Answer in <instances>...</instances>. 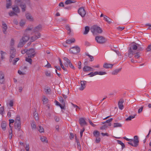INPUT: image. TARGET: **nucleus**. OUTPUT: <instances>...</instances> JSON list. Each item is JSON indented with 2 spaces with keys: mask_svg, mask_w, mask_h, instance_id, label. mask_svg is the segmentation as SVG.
Here are the masks:
<instances>
[{
  "mask_svg": "<svg viewBox=\"0 0 151 151\" xmlns=\"http://www.w3.org/2000/svg\"><path fill=\"white\" fill-rule=\"evenodd\" d=\"M39 131L40 132H44V129L41 126H39Z\"/></svg>",
  "mask_w": 151,
  "mask_h": 151,
  "instance_id": "obj_55",
  "label": "nucleus"
},
{
  "mask_svg": "<svg viewBox=\"0 0 151 151\" xmlns=\"http://www.w3.org/2000/svg\"><path fill=\"white\" fill-rule=\"evenodd\" d=\"M117 143L118 144L121 145L122 146V149H123L125 147L124 144L121 141L119 140H117Z\"/></svg>",
  "mask_w": 151,
  "mask_h": 151,
  "instance_id": "obj_36",
  "label": "nucleus"
},
{
  "mask_svg": "<svg viewBox=\"0 0 151 151\" xmlns=\"http://www.w3.org/2000/svg\"><path fill=\"white\" fill-rule=\"evenodd\" d=\"M29 35L27 34L26 35L25 33H24L21 39L23 40V41L26 42L29 40Z\"/></svg>",
  "mask_w": 151,
  "mask_h": 151,
  "instance_id": "obj_16",
  "label": "nucleus"
},
{
  "mask_svg": "<svg viewBox=\"0 0 151 151\" xmlns=\"http://www.w3.org/2000/svg\"><path fill=\"white\" fill-rule=\"evenodd\" d=\"M114 54V53L113 52L109 51H107L105 53V56L107 59L109 60L113 57Z\"/></svg>",
  "mask_w": 151,
  "mask_h": 151,
  "instance_id": "obj_8",
  "label": "nucleus"
},
{
  "mask_svg": "<svg viewBox=\"0 0 151 151\" xmlns=\"http://www.w3.org/2000/svg\"><path fill=\"white\" fill-rule=\"evenodd\" d=\"M75 40L74 38H72L70 39L67 40L66 41V43L70 44L75 42Z\"/></svg>",
  "mask_w": 151,
  "mask_h": 151,
  "instance_id": "obj_24",
  "label": "nucleus"
},
{
  "mask_svg": "<svg viewBox=\"0 0 151 151\" xmlns=\"http://www.w3.org/2000/svg\"><path fill=\"white\" fill-rule=\"evenodd\" d=\"M65 28L68 31H69V32H68V34H70V33L71 32V29H70V27L68 25H67L66 26H65Z\"/></svg>",
  "mask_w": 151,
  "mask_h": 151,
  "instance_id": "obj_46",
  "label": "nucleus"
},
{
  "mask_svg": "<svg viewBox=\"0 0 151 151\" xmlns=\"http://www.w3.org/2000/svg\"><path fill=\"white\" fill-rule=\"evenodd\" d=\"M134 139L133 141L134 143V145H133L132 143L130 142H128V143L132 146L137 147L138 145L139 142L138 137L137 136H135L134 137Z\"/></svg>",
  "mask_w": 151,
  "mask_h": 151,
  "instance_id": "obj_6",
  "label": "nucleus"
},
{
  "mask_svg": "<svg viewBox=\"0 0 151 151\" xmlns=\"http://www.w3.org/2000/svg\"><path fill=\"white\" fill-rule=\"evenodd\" d=\"M1 127L4 131H5L6 129V123L5 121H3L1 125Z\"/></svg>",
  "mask_w": 151,
  "mask_h": 151,
  "instance_id": "obj_25",
  "label": "nucleus"
},
{
  "mask_svg": "<svg viewBox=\"0 0 151 151\" xmlns=\"http://www.w3.org/2000/svg\"><path fill=\"white\" fill-rule=\"evenodd\" d=\"M133 55H134V57L136 58H138L140 57V53L139 52H134Z\"/></svg>",
  "mask_w": 151,
  "mask_h": 151,
  "instance_id": "obj_35",
  "label": "nucleus"
},
{
  "mask_svg": "<svg viewBox=\"0 0 151 151\" xmlns=\"http://www.w3.org/2000/svg\"><path fill=\"white\" fill-rule=\"evenodd\" d=\"M95 40L98 43L100 44L104 43L106 42L105 38L102 36H96Z\"/></svg>",
  "mask_w": 151,
  "mask_h": 151,
  "instance_id": "obj_7",
  "label": "nucleus"
},
{
  "mask_svg": "<svg viewBox=\"0 0 151 151\" xmlns=\"http://www.w3.org/2000/svg\"><path fill=\"white\" fill-rule=\"evenodd\" d=\"M147 52L151 51V45H149L146 49Z\"/></svg>",
  "mask_w": 151,
  "mask_h": 151,
  "instance_id": "obj_53",
  "label": "nucleus"
},
{
  "mask_svg": "<svg viewBox=\"0 0 151 151\" xmlns=\"http://www.w3.org/2000/svg\"><path fill=\"white\" fill-rule=\"evenodd\" d=\"M19 60V58H14L13 61V64L14 65H15L16 63Z\"/></svg>",
  "mask_w": 151,
  "mask_h": 151,
  "instance_id": "obj_49",
  "label": "nucleus"
},
{
  "mask_svg": "<svg viewBox=\"0 0 151 151\" xmlns=\"http://www.w3.org/2000/svg\"><path fill=\"white\" fill-rule=\"evenodd\" d=\"M11 124H9V127L11 130V132H9V137L10 139H11L12 135V127L11 126Z\"/></svg>",
  "mask_w": 151,
  "mask_h": 151,
  "instance_id": "obj_29",
  "label": "nucleus"
},
{
  "mask_svg": "<svg viewBox=\"0 0 151 151\" xmlns=\"http://www.w3.org/2000/svg\"><path fill=\"white\" fill-rule=\"evenodd\" d=\"M101 140V139L99 137H97L96 139V143H99Z\"/></svg>",
  "mask_w": 151,
  "mask_h": 151,
  "instance_id": "obj_58",
  "label": "nucleus"
},
{
  "mask_svg": "<svg viewBox=\"0 0 151 151\" xmlns=\"http://www.w3.org/2000/svg\"><path fill=\"white\" fill-rule=\"evenodd\" d=\"M108 127L107 125L104 124L102 127H101L100 129L101 130L105 129Z\"/></svg>",
  "mask_w": 151,
  "mask_h": 151,
  "instance_id": "obj_50",
  "label": "nucleus"
},
{
  "mask_svg": "<svg viewBox=\"0 0 151 151\" xmlns=\"http://www.w3.org/2000/svg\"><path fill=\"white\" fill-rule=\"evenodd\" d=\"M41 140L43 142H45L46 143H48V140L47 139V138L44 136H43L40 138Z\"/></svg>",
  "mask_w": 151,
  "mask_h": 151,
  "instance_id": "obj_33",
  "label": "nucleus"
},
{
  "mask_svg": "<svg viewBox=\"0 0 151 151\" xmlns=\"http://www.w3.org/2000/svg\"><path fill=\"white\" fill-rule=\"evenodd\" d=\"M10 59H9V61L10 63L12 62V59L14 58L15 56V54H16V50L14 47L11 46L10 48Z\"/></svg>",
  "mask_w": 151,
  "mask_h": 151,
  "instance_id": "obj_3",
  "label": "nucleus"
},
{
  "mask_svg": "<svg viewBox=\"0 0 151 151\" xmlns=\"http://www.w3.org/2000/svg\"><path fill=\"white\" fill-rule=\"evenodd\" d=\"M45 74L46 76L47 77H50L51 76L50 73L48 71H46L45 72Z\"/></svg>",
  "mask_w": 151,
  "mask_h": 151,
  "instance_id": "obj_56",
  "label": "nucleus"
},
{
  "mask_svg": "<svg viewBox=\"0 0 151 151\" xmlns=\"http://www.w3.org/2000/svg\"><path fill=\"white\" fill-rule=\"evenodd\" d=\"M75 2L76 1L73 0H67L65 1V4H66L68 5L71 3H75Z\"/></svg>",
  "mask_w": 151,
  "mask_h": 151,
  "instance_id": "obj_27",
  "label": "nucleus"
},
{
  "mask_svg": "<svg viewBox=\"0 0 151 151\" xmlns=\"http://www.w3.org/2000/svg\"><path fill=\"white\" fill-rule=\"evenodd\" d=\"M33 115L35 119L38 120V114L36 111L33 113Z\"/></svg>",
  "mask_w": 151,
  "mask_h": 151,
  "instance_id": "obj_43",
  "label": "nucleus"
},
{
  "mask_svg": "<svg viewBox=\"0 0 151 151\" xmlns=\"http://www.w3.org/2000/svg\"><path fill=\"white\" fill-rule=\"evenodd\" d=\"M79 122L80 126L82 127H84L85 125H87V123L85 119L83 117H81L79 118Z\"/></svg>",
  "mask_w": 151,
  "mask_h": 151,
  "instance_id": "obj_9",
  "label": "nucleus"
},
{
  "mask_svg": "<svg viewBox=\"0 0 151 151\" xmlns=\"http://www.w3.org/2000/svg\"><path fill=\"white\" fill-rule=\"evenodd\" d=\"M4 111V106H2L0 108V114L3 115V112Z\"/></svg>",
  "mask_w": 151,
  "mask_h": 151,
  "instance_id": "obj_48",
  "label": "nucleus"
},
{
  "mask_svg": "<svg viewBox=\"0 0 151 151\" xmlns=\"http://www.w3.org/2000/svg\"><path fill=\"white\" fill-rule=\"evenodd\" d=\"M45 91L46 94H49L50 92L51 91L50 87H47L45 88Z\"/></svg>",
  "mask_w": 151,
  "mask_h": 151,
  "instance_id": "obj_34",
  "label": "nucleus"
},
{
  "mask_svg": "<svg viewBox=\"0 0 151 151\" xmlns=\"http://www.w3.org/2000/svg\"><path fill=\"white\" fill-rule=\"evenodd\" d=\"M48 99L44 96L42 100L43 103L44 104H46L48 103Z\"/></svg>",
  "mask_w": 151,
  "mask_h": 151,
  "instance_id": "obj_44",
  "label": "nucleus"
},
{
  "mask_svg": "<svg viewBox=\"0 0 151 151\" xmlns=\"http://www.w3.org/2000/svg\"><path fill=\"white\" fill-rule=\"evenodd\" d=\"M32 58L28 57V58H26L25 59V60L29 62L30 64L31 65L32 64V60L31 59Z\"/></svg>",
  "mask_w": 151,
  "mask_h": 151,
  "instance_id": "obj_39",
  "label": "nucleus"
},
{
  "mask_svg": "<svg viewBox=\"0 0 151 151\" xmlns=\"http://www.w3.org/2000/svg\"><path fill=\"white\" fill-rule=\"evenodd\" d=\"M37 39V37L35 35L32 37H31V40H32V42L34 41Z\"/></svg>",
  "mask_w": 151,
  "mask_h": 151,
  "instance_id": "obj_52",
  "label": "nucleus"
},
{
  "mask_svg": "<svg viewBox=\"0 0 151 151\" xmlns=\"http://www.w3.org/2000/svg\"><path fill=\"white\" fill-rule=\"evenodd\" d=\"M133 43L134 44L132 45V48L130 47V48L128 50V54L127 53H126L125 54V56H127L128 55V56L129 58H131L132 57L134 52L133 50H135L137 49L138 47V44L134 42H132V44H133Z\"/></svg>",
  "mask_w": 151,
  "mask_h": 151,
  "instance_id": "obj_1",
  "label": "nucleus"
},
{
  "mask_svg": "<svg viewBox=\"0 0 151 151\" xmlns=\"http://www.w3.org/2000/svg\"><path fill=\"white\" fill-rule=\"evenodd\" d=\"M95 75L98 74L100 75H105L106 74V72L105 71H96L95 72Z\"/></svg>",
  "mask_w": 151,
  "mask_h": 151,
  "instance_id": "obj_26",
  "label": "nucleus"
},
{
  "mask_svg": "<svg viewBox=\"0 0 151 151\" xmlns=\"http://www.w3.org/2000/svg\"><path fill=\"white\" fill-rule=\"evenodd\" d=\"M59 106L60 107L61 109H65V105H62L60 104Z\"/></svg>",
  "mask_w": 151,
  "mask_h": 151,
  "instance_id": "obj_62",
  "label": "nucleus"
},
{
  "mask_svg": "<svg viewBox=\"0 0 151 151\" xmlns=\"http://www.w3.org/2000/svg\"><path fill=\"white\" fill-rule=\"evenodd\" d=\"M25 22L23 20H21L20 22V25L21 26H23L25 24Z\"/></svg>",
  "mask_w": 151,
  "mask_h": 151,
  "instance_id": "obj_59",
  "label": "nucleus"
},
{
  "mask_svg": "<svg viewBox=\"0 0 151 151\" xmlns=\"http://www.w3.org/2000/svg\"><path fill=\"white\" fill-rule=\"evenodd\" d=\"M35 35L37 37V39L40 38L41 36L40 33L39 32H37V33H35Z\"/></svg>",
  "mask_w": 151,
  "mask_h": 151,
  "instance_id": "obj_63",
  "label": "nucleus"
},
{
  "mask_svg": "<svg viewBox=\"0 0 151 151\" xmlns=\"http://www.w3.org/2000/svg\"><path fill=\"white\" fill-rule=\"evenodd\" d=\"M20 6L22 9V12H24L26 11V6L25 3H23L22 2L20 4Z\"/></svg>",
  "mask_w": 151,
  "mask_h": 151,
  "instance_id": "obj_21",
  "label": "nucleus"
},
{
  "mask_svg": "<svg viewBox=\"0 0 151 151\" xmlns=\"http://www.w3.org/2000/svg\"><path fill=\"white\" fill-rule=\"evenodd\" d=\"M135 115H135L134 116L131 115L129 116L125 120L126 121H130L132 119L134 118Z\"/></svg>",
  "mask_w": 151,
  "mask_h": 151,
  "instance_id": "obj_41",
  "label": "nucleus"
},
{
  "mask_svg": "<svg viewBox=\"0 0 151 151\" xmlns=\"http://www.w3.org/2000/svg\"><path fill=\"white\" fill-rule=\"evenodd\" d=\"M70 52L73 54H77L80 51V48L78 46L71 47L70 49Z\"/></svg>",
  "mask_w": 151,
  "mask_h": 151,
  "instance_id": "obj_4",
  "label": "nucleus"
},
{
  "mask_svg": "<svg viewBox=\"0 0 151 151\" xmlns=\"http://www.w3.org/2000/svg\"><path fill=\"white\" fill-rule=\"evenodd\" d=\"M59 101L62 104L65 105V104L64 100L61 96L59 98Z\"/></svg>",
  "mask_w": 151,
  "mask_h": 151,
  "instance_id": "obj_45",
  "label": "nucleus"
},
{
  "mask_svg": "<svg viewBox=\"0 0 151 151\" xmlns=\"http://www.w3.org/2000/svg\"><path fill=\"white\" fill-rule=\"evenodd\" d=\"M36 53L35 49L33 48L27 50V55H28V57L33 58Z\"/></svg>",
  "mask_w": 151,
  "mask_h": 151,
  "instance_id": "obj_5",
  "label": "nucleus"
},
{
  "mask_svg": "<svg viewBox=\"0 0 151 151\" xmlns=\"http://www.w3.org/2000/svg\"><path fill=\"white\" fill-rule=\"evenodd\" d=\"M15 122H21L20 118L19 115H17L15 119Z\"/></svg>",
  "mask_w": 151,
  "mask_h": 151,
  "instance_id": "obj_42",
  "label": "nucleus"
},
{
  "mask_svg": "<svg viewBox=\"0 0 151 151\" xmlns=\"http://www.w3.org/2000/svg\"><path fill=\"white\" fill-rule=\"evenodd\" d=\"M31 127L32 129H36V125L34 122H32L31 124Z\"/></svg>",
  "mask_w": 151,
  "mask_h": 151,
  "instance_id": "obj_51",
  "label": "nucleus"
},
{
  "mask_svg": "<svg viewBox=\"0 0 151 151\" xmlns=\"http://www.w3.org/2000/svg\"><path fill=\"white\" fill-rule=\"evenodd\" d=\"M113 66V64L106 63L104 64L103 67L105 68H111Z\"/></svg>",
  "mask_w": 151,
  "mask_h": 151,
  "instance_id": "obj_17",
  "label": "nucleus"
},
{
  "mask_svg": "<svg viewBox=\"0 0 151 151\" xmlns=\"http://www.w3.org/2000/svg\"><path fill=\"white\" fill-rule=\"evenodd\" d=\"M42 28V26L40 24H39L37 26H36L33 29V32H38L41 30Z\"/></svg>",
  "mask_w": 151,
  "mask_h": 151,
  "instance_id": "obj_19",
  "label": "nucleus"
},
{
  "mask_svg": "<svg viewBox=\"0 0 151 151\" xmlns=\"http://www.w3.org/2000/svg\"><path fill=\"white\" fill-rule=\"evenodd\" d=\"M93 134L94 136L97 137L100 136V133L98 131L95 130L94 131Z\"/></svg>",
  "mask_w": 151,
  "mask_h": 151,
  "instance_id": "obj_37",
  "label": "nucleus"
},
{
  "mask_svg": "<svg viewBox=\"0 0 151 151\" xmlns=\"http://www.w3.org/2000/svg\"><path fill=\"white\" fill-rule=\"evenodd\" d=\"M21 122H15L14 127L16 129L17 128L18 130V131H20L21 127Z\"/></svg>",
  "mask_w": 151,
  "mask_h": 151,
  "instance_id": "obj_18",
  "label": "nucleus"
},
{
  "mask_svg": "<svg viewBox=\"0 0 151 151\" xmlns=\"http://www.w3.org/2000/svg\"><path fill=\"white\" fill-rule=\"evenodd\" d=\"M27 50L26 49H24L22 50L21 51V53L22 54H24L25 53H26L27 54Z\"/></svg>",
  "mask_w": 151,
  "mask_h": 151,
  "instance_id": "obj_61",
  "label": "nucleus"
},
{
  "mask_svg": "<svg viewBox=\"0 0 151 151\" xmlns=\"http://www.w3.org/2000/svg\"><path fill=\"white\" fill-rule=\"evenodd\" d=\"M47 64L45 66V67L47 68H50L51 67V64L48 62L47 61Z\"/></svg>",
  "mask_w": 151,
  "mask_h": 151,
  "instance_id": "obj_64",
  "label": "nucleus"
},
{
  "mask_svg": "<svg viewBox=\"0 0 151 151\" xmlns=\"http://www.w3.org/2000/svg\"><path fill=\"white\" fill-rule=\"evenodd\" d=\"M124 102V101L122 99H121L118 102L119 107L121 110H122L124 107V105L123 104Z\"/></svg>",
  "mask_w": 151,
  "mask_h": 151,
  "instance_id": "obj_15",
  "label": "nucleus"
},
{
  "mask_svg": "<svg viewBox=\"0 0 151 151\" xmlns=\"http://www.w3.org/2000/svg\"><path fill=\"white\" fill-rule=\"evenodd\" d=\"M9 15L11 16H13L14 15H16L17 16L18 15L17 13H15L13 11H10V12H9Z\"/></svg>",
  "mask_w": 151,
  "mask_h": 151,
  "instance_id": "obj_40",
  "label": "nucleus"
},
{
  "mask_svg": "<svg viewBox=\"0 0 151 151\" xmlns=\"http://www.w3.org/2000/svg\"><path fill=\"white\" fill-rule=\"evenodd\" d=\"M86 82L85 81H81L80 82L81 86L79 88L80 91H83L85 88Z\"/></svg>",
  "mask_w": 151,
  "mask_h": 151,
  "instance_id": "obj_12",
  "label": "nucleus"
},
{
  "mask_svg": "<svg viewBox=\"0 0 151 151\" xmlns=\"http://www.w3.org/2000/svg\"><path fill=\"white\" fill-rule=\"evenodd\" d=\"M89 28L88 26H87L85 27V31L83 32L84 35H86L88 34L89 31Z\"/></svg>",
  "mask_w": 151,
  "mask_h": 151,
  "instance_id": "obj_31",
  "label": "nucleus"
},
{
  "mask_svg": "<svg viewBox=\"0 0 151 151\" xmlns=\"http://www.w3.org/2000/svg\"><path fill=\"white\" fill-rule=\"evenodd\" d=\"M4 75L2 71H0V83L1 84L4 83Z\"/></svg>",
  "mask_w": 151,
  "mask_h": 151,
  "instance_id": "obj_11",
  "label": "nucleus"
},
{
  "mask_svg": "<svg viewBox=\"0 0 151 151\" xmlns=\"http://www.w3.org/2000/svg\"><path fill=\"white\" fill-rule=\"evenodd\" d=\"M104 19L107 22H108L109 24L111 23V19L109 18V17H107V16H104Z\"/></svg>",
  "mask_w": 151,
  "mask_h": 151,
  "instance_id": "obj_32",
  "label": "nucleus"
},
{
  "mask_svg": "<svg viewBox=\"0 0 151 151\" xmlns=\"http://www.w3.org/2000/svg\"><path fill=\"white\" fill-rule=\"evenodd\" d=\"M114 128H115L118 127H122V124L119 123H114Z\"/></svg>",
  "mask_w": 151,
  "mask_h": 151,
  "instance_id": "obj_38",
  "label": "nucleus"
},
{
  "mask_svg": "<svg viewBox=\"0 0 151 151\" xmlns=\"http://www.w3.org/2000/svg\"><path fill=\"white\" fill-rule=\"evenodd\" d=\"M91 31L93 35L96 33L99 34L101 33L103 31L101 28L96 25H93L91 28Z\"/></svg>",
  "mask_w": 151,
  "mask_h": 151,
  "instance_id": "obj_2",
  "label": "nucleus"
},
{
  "mask_svg": "<svg viewBox=\"0 0 151 151\" xmlns=\"http://www.w3.org/2000/svg\"><path fill=\"white\" fill-rule=\"evenodd\" d=\"M69 65V67L72 68V69L74 70L75 69V68L74 67V66L73 65L72 63H71V62H70V63H68Z\"/></svg>",
  "mask_w": 151,
  "mask_h": 151,
  "instance_id": "obj_60",
  "label": "nucleus"
},
{
  "mask_svg": "<svg viewBox=\"0 0 151 151\" xmlns=\"http://www.w3.org/2000/svg\"><path fill=\"white\" fill-rule=\"evenodd\" d=\"M121 69V68L115 70H114L112 72V74L113 75H116L120 71Z\"/></svg>",
  "mask_w": 151,
  "mask_h": 151,
  "instance_id": "obj_30",
  "label": "nucleus"
},
{
  "mask_svg": "<svg viewBox=\"0 0 151 151\" xmlns=\"http://www.w3.org/2000/svg\"><path fill=\"white\" fill-rule=\"evenodd\" d=\"M12 10L13 11L16 13H19L20 12L19 8L16 5L13 6V7H12Z\"/></svg>",
  "mask_w": 151,
  "mask_h": 151,
  "instance_id": "obj_14",
  "label": "nucleus"
},
{
  "mask_svg": "<svg viewBox=\"0 0 151 151\" xmlns=\"http://www.w3.org/2000/svg\"><path fill=\"white\" fill-rule=\"evenodd\" d=\"M1 59L2 60H3V59H4V56L3 55L4 54H6V53L5 52H3L2 51H1Z\"/></svg>",
  "mask_w": 151,
  "mask_h": 151,
  "instance_id": "obj_54",
  "label": "nucleus"
},
{
  "mask_svg": "<svg viewBox=\"0 0 151 151\" xmlns=\"http://www.w3.org/2000/svg\"><path fill=\"white\" fill-rule=\"evenodd\" d=\"M63 59V60L66 61L68 63H70V61L69 59L66 57H64Z\"/></svg>",
  "mask_w": 151,
  "mask_h": 151,
  "instance_id": "obj_57",
  "label": "nucleus"
},
{
  "mask_svg": "<svg viewBox=\"0 0 151 151\" xmlns=\"http://www.w3.org/2000/svg\"><path fill=\"white\" fill-rule=\"evenodd\" d=\"M2 28L3 29V32L4 34H6V30L7 29V25L6 24H5L4 23V21L2 22Z\"/></svg>",
  "mask_w": 151,
  "mask_h": 151,
  "instance_id": "obj_20",
  "label": "nucleus"
},
{
  "mask_svg": "<svg viewBox=\"0 0 151 151\" xmlns=\"http://www.w3.org/2000/svg\"><path fill=\"white\" fill-rule=\"evenodd\" d=\"M78 14L83 17L85 16L86 12L83 7H81L80 8L78 11Z\"/></svg>",
  "mask_w": 151,
  "mask_h": 151,
  "instance_id": "obj_10",
  "label": "nucleus"
},
{
  "mask_svg": "<svg viewBox=\"0 0 151 151\" xmlns=\"http://www.w3.org/2000/svg\"><path fill=\"white\" fill-rule=\"evenodd\" d=\"M25 42L23 41V40L21 39L20 40V42L18 44L17 47H22L25 44Z\"/></svg>",
  "mask_w": 151,
  "mask_h": 151,
  "instance_id": "obj_23",
  "label": "nucleus"
},
{
  "mask_svg": "<svg viewBox=\"0 0 151 151\" xmlns=\"http://www.w3.org/2000/svg\"><path fill=\"white\" fill-rule=\"evenodd\" d=\"M26 18L27 19L29 20L30 21H33V19L31 14L28 13L26 15Z\"/></svg>",
  "mask_w": 151,
  "mask_h": 151,
  "instance_id": "obj_22",
  "label": "nucleus"
},
{
  "mask_svg": "<svg viewBox=\"0 0 151 151\" xmlns=\"http://www.w3.org/2000/svg\"><path fill=\"white\" fill-rule=\"evenodd\" d=\"M32 29V28H29L27 29L25 31L24 33H25V34H26V35H27V34L29 35V31H30Z\"/></svg>",
  "mask_w": 151,
  "mask_h": 151,
  "instance_id": "obj_47",
  "label": "nucleus"
},
{
  "mask_svg": "<svg viewBox=\"0 0 151 151\" xmlns=\"http://www.w3.org/2000/svg\"><path fill=\"white\" fill-rule=\"evenodd\" d=\"M83 71L85 72H87L89 71H93L94 70V69L91 67L85 66L83 68Z\"/></svg>",
  "mask_w": 151,
  "mask_h": 151,
  "instance_id": "obj_13",
  "label": "nucleus"
},
{
  "mask_svg": "<svg viewBox=\"0 0 151 151\" xmlns=\"http://www.w3.org/2000/svg\"><path fill=\"white\" fill-rule=\"evenodd\" d=\"M12 5V2L11 0H8L6 1V6L7 9H8L9 6Z\"/></svg>",
  "mask_w": 151,
  "mask_h": 151,
  "instance_id": "obj_28",
  "label": "nucleus"
}]
</instances>
